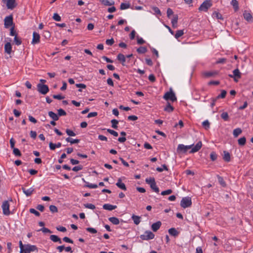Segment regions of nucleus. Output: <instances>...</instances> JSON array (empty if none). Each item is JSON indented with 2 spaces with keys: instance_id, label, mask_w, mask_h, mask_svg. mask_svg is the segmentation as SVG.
<instances>
[{
  "instance_id": "38",
  "label": "nucleus",
  "mask_w": 253,
  "mask_h": 253,
  "mask_svg": "<svg viewBox=\"0 0 253 253\" xmlns=\"http://www.w3.org/2000/svg\"><path fill=\"white\" fill-rule=\"evenodd\" d=\"M217 179H218V182L223 186V187H225L226 186V183L224 181L223 178L221 177V176H220L219 175H217Z\"/></svg>"
},
{
  "instance_id": "4",
  "label": "nucleus",
  "mask_w": 253,
  "mask_h": 253,
  "mask_svg": "<svg viewBox=\"0 0 253 253\" xmlns=\"http://www.w3.org/2000/svg\"><path fill=\"white\" fill-rule=\"evenodd\" d=\"M37 90L41 94L45 95L49 91V88L47 85L38 84Z\"/></svg>"
},
{
  "instance_id": "51",
  "label": "nucleus",
  "mask_w": 253,
  "mask_h": 253,
  "mask_svg": "<svg viewBox=\"0 0 253 253\" xmlns=\"http://www.w3.org/2000/svg\"><path fill=\"white\" fill-rule=\"evenodd\" d=\"M210 158L212 161H214L217 159V155L214 152H212L210 154Z\"/></svg>"
},
{
  "instance_id": "45",
  "label": "nucleus",
  "mask_w": 253,
  "mask_h": 253,
  "mask_svg": "<svg viewBox=\"0 0 253 253\" xmlns=\"http://www.w3.org/2000/svg\"><path fill=\"white\" fill-rule=\"evenodd\" d=\"M14 42L17 45H19L21 44L22 41L21 39L18 38L17 36H15L14 39Z\"/></svg>"
},
{
  "instance_id": "47",
  "label": "nucleus",
  "mask_w": 253,
  "mask_h": 253,
  "mask_svg": "<svg viewBox=\"0 0 253 253\" xmlns=\"http://www.w3.org/2000/svg\"><path fill=\"white\" fill-rule=\"evenodd\" d=\"M112 123V127L113 128L117 129L118 128L117 124H118V121L117 120L113 119L111 120Z\"/></svg>"
},
{
  "instance_id": "46",
  "label": "nucleus",
  "mask_w": 253,
  "mask_h": 253,
  "mask_svg": "<svg viewBox=\"0 0 253 253\" xmlns=\"http://www.w3.org/2000/svg\"><path fill=\"white\" fill-rule=\"evenodd\" d=\"M226 91L225 90H222L220 94H219L216 98L218 99L221 98H224L225 97L226 95Z\"/></svg>"
},
{
  "instance_id": "39",
  "label": "nucleus",
  "mask_w": 253,
  "mask_h": 253,
  "mask_svg": "<svg viewBox=\"0 0 253 253\" xmlns=\"http://www.w3.org/2000/svg\"><path fill=\"white\" fill-rule=\"evenodd\" d=\"M130 7L129 3H122L120 5V9L121 10H124L126 9L129 8Z\"/></svg>"
},
{
  "instance_id": "30",
  "label": "nucleus",
  "mask_w": 253,
  "mask_h": 253,
  "mask_svg": "<svg viewBox=\"0 0 253 253\" xmlns=\"http://www.w3.org/2000/svg\"><path fill=\"white\" fill-rule=\"evenodd\" d=\"M217 74V72H216V71H214V72H205L204 73V76L206 77L209 78V77H213V76H215Z\"/></svg>"
},
{
  "instance_id": "42",
  "label": "nucleus",
  "mask_w": 253,
  "mask_h": 253,
  "mask_svg": "<svg viewBox=\"0 0 253 253\" xmlns=\"http://www.w3.org/2000/svg\"><path fill=\"white\" fill-rule=\"evenodd\" d=\"M58 114L57 115L59 116H66L67 113L66 112L62 109H59L57 110Z\"/></svg>"
},
{
  "instance_id": "27",
  "label": "nucleus",
  "mask_w": 253,
  "mask_h": 253,
  "mask_svg": "<svg viewBox=\"0 0 253 253\" xmlns=\"http://www.w3.org/2000/svg\"><path fill=\"white\" fill-rule=\"evenodd\" d=\"M66 141L70 142L71 144L78 143L80 142V140L78 139H73L70 137H67L66 138Z\"/></svg>"
},
{
  "instance_id": "33",
  "label": "nucleus",
  "mask_w": 253,
  "mask_h": 253,
  "mask_svg": "<svg viewBox=\"0 0 253 253\" xmlns=\"http://www.w3.org/2000/svg\"><path fill=\"white\" fill-rule=\"evenodd\" d=\"M231 4L233 6L235 11L239 9L238 2L237 0H232Z\"/></svg>"
},
{
  "instance_id": "57",
  "label": "nucleus",
  "mask_w": 253,
  "mask_h": 253,
  "mask_svg": "<svg viewBox=\"0 0 253 253\" xmlns=\"http://www.w3.org/2000/svg\"><path fill=\"white\" fill-rule=\"evenodd\" d=\"M39 231H42L44 233H51L52 232L48 228L45 227H43L40 230H38Z\"/></svg>"
},
{
  "instance_id": "28",
  "label": "nucleus",
  "mask_w": 253,
  "mask_h": 253,
  "mask_svg": "<svg viewBox=\"0 0 253 253\" xmlns=\"http://www.w3.org/2000/svg\"><path fill=\"white\" fill-rule=\"evenodd\" d=\"M178 21V15H174L173 18L171 20V24L173 27H176Z\"/></svg>"
},
{
  "instance_id": "62",
  "label": "nucleus",
  "mask_w": 253,
  "mask_h": 253,
  "mask_svg": "<svg viewBox=\"0 0 253 253\" xmlns=\"http://www.w3.org/2000/svg\"><path fill=\"white\" fill-rule=\"evenodd\" d=\"M84 187H88L89 188H96L98 187V185L97 184H88V185H85Z\"/></svg>"
},
{
  "instance_id": "59",
  "label": "nucleus",
  "mask_w": 253,
  "mask_h": 253,
  "mask_svg": "<svg viewBox=\"0 0 253 253\" xmlns=\"http://www.w3.org/2000/svg\"><path fill=\"white\" fill-rule=\"evenodd\" d=\"M83 169V167L82 165H79V166H78L74 167L72 169V170L74 171H79L80 170H82Z\"/></svg>"
},
{
  "instance_id": "18",
  "label": "nucleus",
  "mask_w": 253,
  "mask_h": 253,
  "mask_svg": "<svg viewBox=\"0 0 253 253\" xmlns=\"http://www.w3.org/2000/svg\"><path fill=\"white\" fill-rule=\"evenodd\" d=\"M117 59L122 62V64L123 66L125 65L124 63L126 62V57L124 54L119 53L117 56Z\"/></svg>"
},
{
  "instance_id": "49",
  "label": "nucleus",
  "mask_w": 253,
  "mask_h": 253,
  "mask_svg": "<svg viewBox=\"0 0 253 253\" xmlns=\"http://www.w3.org/2000/svg\"><path fill=\"white\" fill-rule=\"evenodd\" d=\"M49 210L52 213H55L58 212L57 208L54 205H50L49 206Z\"/></svg>"
},
{
  "instance_id": "60",
  "label": "nucleus",
  "mask_w": 253,
  "mask_h": 253,
  "mask_svg": "<svg viewBox=\"0 0 253 253\" xmlns=\"http://www.w3.org/2000/svg\"><path fill=\"white\" fill-rule=\"evenodd\" d=\"M153 10L154 11L155 13L159 15L160 16L161 15V12L159 8L157 7H153L152 8Z\"/></svg>"
},
{
  "instance_id": "24",
  "label": "nucleus",
  "mask_w": 253,
  "mask_h": 253,
  "mask_svg": "<svg viewBox=\"0 0 253 253\" xmlns=\"http://www.w3.org/2000/svg\"><path fill=\"white\" fill-rule=\"evenodd\" d=\"M101 3L104 5L111 6L115 4V2L113 0L109 1V0H100Z\"/></svg>"
},
{
  "instance_id": "13",
  "label": "nucleus",
  "mask_w": 253,
  "mask_h": 253,
  "mask_svg": "<svg viewBox=\"0 0 253 253\" xmlns=\"http://www.w3.org/2000/svg\"><path fill=\"white\" fill-rule=\"evenodd\" d=\"M161 225H162V223L160 221H157V222L152 224V225L151 226L152 230L154 232L157 231L159 230V229L160 228Z\"/></svg>"
},
{
  "instance_id": "31",
  "label": "nucleus",
  "mask_w": 253,
  "mask_h": 253,
  "mask_svg": "<svg viewBox=\"0 0 253 253\" xmlns=\"http://www.w3.org/2000/svg\"><path fill=\"white\" fill-rule=\"evenodd\" d=\"M173 110L174 108L170 105L169 102H168L167 106L164 109V110L168 112H171Z\"/></svg>"
},
{
  "instance_id": "16",
  "label": "nucleus",
  "mask_w": 253,
  "mask_h": 253,
  "mask_svg": "<svg viewBox=\"0 0 253 253\" xmlns=\"http://www.w3.org/2000/svg\"><path fill=\"white\" fill-rule=\"evenodd\" d=\"M103 209L106 210L112 211L113 210L116 209L117 208V206L112 205L109 204H106L103 206Z\"/></svg>"
},
{
  "instance_id": "15",
  "label": "nucleus",
  "mask_w": 253,
  "mask_h": 253,
  "mask_svg": "<svg viewBox=\"0 0 253 253\" xmlns=\"http://www.w3.org/2000/svg\"><path fill=\"white\" fill-rule=\"evenodd\" d=\"M116 185L120 189L123 190H126V188L125 184L124 183L122 182V179L120 178L118 179V181L116 183Z\"/></svg>"
},
{
  "instance_id": "26",
  "label": "nucleus",
  "mask_w": 253,
  "mask_h": 253,
  "mask_svg": "<svg viewBox=\"0 0 253 253\" xmlns=\"http://www.w3.org/2000/svg\"><path fill=\"white\" fill-rule=\"evenodd\" d=\"M132 219L133 220L134 224L136 225H138L140 222V217L137 215H135L133 214L131 217Z\"/></svg>"
},
{
  "instance_id": "48",
  "label": "nucleus",
  "mask_w": 253,
  "mask_h": 253,
  "mask_svg": "<svg viewBox=\"0 0 253 253\" xmlns=\"http://www.w3.org/2000/svg\"><path fill=\"white\" fill-rule=\"evenodd\" d=\"M84 207L86 208L89 209L91 210H94L95 209V206L92 204H84Z\"/></svg>"
},
{
  "instance_id": "53",
  "label": "nucleus",
  "mask_w": 253,
  "mask_h": 253,
  "mask_svg": "<svg viewBox=\"0 0 253 253\" xmlns=\"http://www.w3.org/2000/svg\"><path fill=\"white\" fill-rule=\"evenodd\" d=\"M107 131L108 132L110 133L111 134L114 135V136H118V133L116 131H115L114 130L111 129H107Z\"/></svg>"
},
{
  "instance_id": "9",
  "label": "nucleus",
  "mask_w": 253,
  "mask_h": 253,
  "mask_svg": "<svg viewBox=\"0 0 253 253\" xmlns=\"http://www.w3.org/2000/svg\"><path fill=\"white\" fill-rule=\"evenodd\" d=\"M4 26L5 28H8L13 24V17L12 15L6 16L4 18Z\"/></svg>"
},
{
  "instance_id": "40",
  "label": "nucleus",
  "mask_w": 253,
  "mask_h": 253,
  "mask_svg": "<svg viewBox=\"0 0 253 253\" xmlns=\"http://www.w3.org/2000/svg\"><path fill=\"white\" fill-rule=\"evenodd\" d=\"M13 153L14 154V155L15 156H17V157H20L22 155L20 151V150L18 148H16L13 149Z\"/></svg>"
},
{
  "instance_id": "61",
  "label": "nucleus",
  "mask_w": 253,
  "mask_h": 253,
  "mask_svg": "<svg viewBox=\"0 0 253 253\" xmlns=\"http://www.w3.org/2000/svg\"><path fill=\"white\" fill-rule=\"evenodd\" d=\"M226 61V59L224 58H219L216 61V64H223Z\"/></svg>"
},
{
  "instance_id": "41",
  "label": "nucleus",
  "mask_w": 253,
  "mask_h": 253,
  "mask_svg": "<svg viewBox=\"0 0 253 253\" xmlns=\"http://www.w3.org/2000/svg\"><path fill=\"white\" fill-rule=\"evenodd\" d=\"M202 125L206 129H208L210 128V123L208 120H206L203 122Z\"/></svg>"
},
{
  "instance_id": "8",
  "label": "nucleus",
  "mask_w": 253,
  "mask_h": 253,
  "mask_svg": "<svg viewBox=\"0 0 253 253\" xmlns=\"http://www.w3.org/2000/svg\"><path fill=\"white\" fill-rule=\"evenodd\" d=\"M233 75H229V76L230 78H234V81L237 82L238 79L241 78V73L238 68L235 69L233 71Z\"/></svg>"
},
{
  "instance_id": "21",
  "label": "nucleus",
  "mask_w": 253,
  "mask_h": 253,
  "mask_svg": "<svg viewBox=\"0 0 253 253\" xmlns=\"http://www.w3.org/2000/svg\"><path fill=\"white\" fill-rule=\"evenodd\" d=\"M50 239L54 242H59V243L61 244L62 241L60 238H59L57 236L55 235H51L50 236Z\"/></svg>"
},
{
  "instance_id": "12",
  "label": "nucleus",
  "mask_w": 253,
  "mask_h": 253,
  "mask_svg": "<svg viewBox=\"0 0 253 253\" xmlns=\"http://www.w3.org/2000/svg\"><path fill=\"white\" fill-rule=\"evenodd\" d=\"M40 41V36L36 32H34L33 34V40L32 43L33 44H36L39 43Z\"/></svg>"
},
{
  "instance_id": "25",
  "label": "nucleus",
  "mask_w": 253,
  "mask_h": 253,
  "mask_svg": "<svg viewBox=\"0 0 253 253\" xmlns=\"http://www.w3.org/2000/svg\"><path fill=\"white\" fill-rule=\"evenodd\" d=\"M108 219L114 225H118L120 223L119 219L116 217H111Z\"/></svg>"
},
{
  "instance_id": "5",
  "label": "nucleus",
  "mask_w": 253,
  "mask_h": 253,
  "mask_svg": "<svg viewBox=\"0 0 253 253\" xmlns=\"http://www.w3.org/2000/svg\"><path fill=\"white\" fill-rule=\"evenodd\" d=\"M155 235L150 231H146L144 234L141 235L140 238L143 240H149L154 239Z\"/></svg>"
},
{
  "instance_id": "22",
  "label": "nucleus",
  "mask_w": 253,
  "mask_h": 253,
  "mask_svg": "<svg viewBox=\"0 0 253 253\" xmlns=\"http://www.w3.org/2000/svg\"><path fill=\"white\" fill-rule=\"evenodd\" d=\"M243 16H244V18L247 21H252L253 17H252V15L250 13L247 12L246 11H245V12L244 13Z\"/></svg>"
},
{
  "instance_id": "52",
  "label": "nucleus",
  "mask_w": 253,
  "mask_h": 253,
  "mask_svg": "<svg viewBox=\"0 0 253 253\" xmlns=\"http://www.w3.org/2000/svg\"><path fill=\"white\" fill-rule=\"evenodd\" d=\"M66 132L70 136H75L76 135L73 131L69 129H67Z\"/></svg>"
},
{
  "instance_id": "19",
  "label": "nucleus",
  "mask_w": 253,
  "mask_h": 253,
  "mask_svg": "<svg viewBox=\"0 0 253 253\" xmlns=\"http://www.w3.org/2000/svg\"><path fill=\"white\" fill-rule=\"evenodd\" d=\"M5 52L8 54H10L12 50L11 45L10 42H7L4 45Z\"/></svg>"
},
{
  "instance_id": "43",
  "label": "nucleus",
  "mask_w": 253,
  "mask_h": 253,
  "mask_svg": "<svg viewBox=\"0 0 253 253\" xmlns=\"http://www.w3.org/2000/svg\"><path fill=\"white\" fill-rule=\"evenodd\" d=\"M213 17H216L218 19H223V17L220 13L216 11L214 12L212 14Z\"/></svg>"
},
{
  "instance_id": "10",
  "label": "nucleus",
  "mask_w": 253,
  "mask_h": 253,
  "mask_svg": "<svg viewBox=\"0 0 253 253\" xmlns=\"http://www.w3.org/2000/svg\"><path fill=\"white\" fill-rule=\"evenodd\" d=\"M16 5L15 0H7L6 1V6L8 9H13Z\"/></svg>"
},
{
  "instance_id": "50",
  "label": "nucleus",
  "mask_w": 253,
  "mask_h": 253,
  "mask_svg": "<svg viewBox=\"0 0 253 253\" xmlns=\"http://www.w3.org/2000/svg\"><path fill=\"white\" fill-rule=\"evenodd\" d=\"M162 167H163V168L158 167L156 169V170L159 172H162L164 169H165L166 170H168V169L165 164L163 165Z\"/></svg>"
},
{
  "instance_id": "35",
  "label": "nucleus",
  "mask_w": 253,
  "mask_h": 253,
  "mask_svg": "<svg viewBox=\"0 0 253 253\" xmlns=\"http://www.w3.org/2000/svg\"><path fill=\"white\" fill-rule=\"evenodd\" d=\"M238 142L239 145L244 146L245 145L246 142V138L243 136L238 140Z\"/></svg>"
},
{
  "instance_id": "17",
  "label": "nucleus",
  "mask_w": 253,
  "mask_h": 253,
  "mask_svg": "<svg viewBox=\"0 0 253 253\" xmlns=\"http://www.w3.org/2000/svg\"><path fill=\"white\" fill-rule=\"evenodd\" d=\"M168 231H169V233L171 236H172L174 237H177L179 234V232L174 228H170L169 229Z\"/></svg>"
},
{
  "instance_id": "56",
  "label": "nucleus",
  "mask_w": 253,
  "mask_h": 253,
  "mask_svg": "<svg viewBox=\"0 0 253 253\" xmlns=\"http://www.w3.org/2000/svg\"><path fill=\"white\" fill-rule=\"evenodd\" d=\"M172 190H171V189H168L167 190L162 191L161 192V195H163V196L167 195L170 194L171 193H172Z\"/></svg>"
},
{
  "instance_id": "23",
  "label": "nucleus",
  "mask_w": 253,
  "mask_h": 253,
  "mask_svg": "<svg viewBox=\"0 0 253 253\" xmlns=\"http://www.w3.org/2000/svg\"><path fill=\"white\" fill-rule=\"evenodd\" d=\"M224 156L223 157V160L227 162L230 161V153L226 151H223Z\"/></svg>"
},
{
  "instance_id": "7",
  "label": "nucleus",
  "mask_w": 253,
  "mask_h": 253,
  "mask_svg": "<svg viewBox=\"0 0 253 253\" xmlns=\"http://www.w3.org/2000/svg\"><path fill=\"white\" fill-rule=\"evenodd\" d=\"M2 209L3 213L4 215H8L10 214L9 204L8 201H4L2 204Z\"/></svg>"
},
{
  "instance_id": "1",
  "label": "nucleus",
  "mask_w": 253,
  "mask_h": 253,
  "mask_svg": "<svg viewBox=\"0 0 253 253\" xmlns=\"http://www.w3.org/2000/svg\"><path fill=\"white\" fill-rule=\"evenodd\" d=\"M194 144H192L190 145H184L183 144H179L177 148V152L178 153H185L187 152L188 149L191 148V150L190 151V153H194L198 152L202 147V143L201 141H199L196 145L192 148Z\"/></svg>"
},
{
  "instance_id": "2",
  "label": "nucleus",
  "mask_w": 253,
  "mask_h": 253,
  "mask_svg": "<svg viewBox=\"0 0 253 253\" xmlns=\"http://www.w3.org/2000/svg\"><path fill=\"white\" fill-rule=\"evenodd\" d=\"M192 205L191 198L190 197H184L180 202V206L183 208L190 207Z\"/></svg>"
},
{
  "instance_id": "20",
  "label": "nucleus",
  "mask_w": 253,
  "mask_h": 253,
  "mask_svg": "<svg viewBox=\"0 0 253 253\" xmlns=\"http://www.w3.org/2000/svg\"><path fill=\"white\" fill-rule=\"evenodd\" d=\"M48 116L53 120L57 121L59 119V117L57 114H55L52 111H49L48 113Z\"/></svg>"
},
{
  "instance_id": "63",
  "label": "nucleus",
  "mask_w": 253,
  "mask_h": 253,
  "mask_svg": "<svg viewBox=\"0 0 253 253\" xmlns=\"http://www.w3.org/2000/svg\"><path fill=\"white\" fill-rule=\"evenodd\" d=\"M114 43V40L113 38L108 39L106 41V43L108 45H112Z\"/></svg>"
},
{
  "instance_id": "37",
  "label": "nucleus",
  "mask_w": 253,
  "mask_h": 253,
  "mask_svg": "<svg viewBox=\"0 0 253 253\" xmlns=\"http://www.w3.org/2000/svg\"><path fill=\"white\" fill-rule=\"evenodd\" d=\"M221 118L225 121H227L229 119V117L227 112H224L221 114Z\"/></svg>"
},
{
  "instance_id": "32",
  "label": "nucleus",
  "mask_w": 253,
  "mask_h": 253,
  "mask_svg": "<svg viewBox=\"0 0 253 253\" xmlns=\"http://www.w3.org/2000/svg\"><path fill=\"white\" fill-rule=\"evenodd\" d=\"M145 182L148 184L150 185V186H151V185H152L153 183H155V180L154 177H150L149 178H146L145 180Z\"/></svg>"
},
{
  "instance_id": "64",
  "label": "nucleus",
  "mask_w": 253,
  "mask_h": 253,
  "mask_svg": "<svg viewBox=\"0 0 253 253\" xmlns=\"http://www.w3.org/2000/svg\"><path fill=\"white\" fill-rule=\"evenodd\" d=\"M167 16L169 18L170 16L173 14V12L171 8H169L167 9Z\"/></svg>"
},
{
  "instance_id": "54",
  "label": "nucleus",
  "mask_w": 253,
  "mask_h": 253,
  "mask_svg": "<svg viewBox=\"0 0 253 253\" xmlns=\"http://www.w3.org/2000/svg\"><path fill=\"white\" fill-rule=\"evenodd\" d=\"M29 211L31 213L34 214L36 216H39L40 215V212L34 209H30Z\"/></svg>"
},
{
  "instance_id": "6",
  "label": "nucleus",
  "mask_w": 253,
  "mask_h": 253,
  "mask_svg": "<svg viewBox=\"0 0 253 253\" xmlns=\"http://www.w3.org/2000/svg\"><path fill=\"white\" fill-rule=\"evenodd\" d=\"M211 5L212 3H211V0H206L201 4L199 8V10L207 11Z\"/></svg>"
},
{
  "instance_id": "3",
  "label": "nucleus",
  "mask_w": 253,
  "mask_h": 253,
  "mask_svg": "<svg viewBox=\"0 0 253 253\" xmlns=\"http://www.w3.org/2000/svg\"><path fill=\"white\" fill-rule=\"evenodd\" d=\"M163 98L166 100H171L172 102L176 101V97L175 93L172 91V89H170V91L167 92L164 95Z\"/></svg>"
},
{
  "instance_id": "29",
  "label": "nucleus",
  "mask_w": 253,
  "mask_h": 253,
  "mask_svg": "<svg viewBox=\"0 0 253 253\" xmlns=\"http://www.w3.org/2000/svg\"><path fill=\"white\" fill-rule=\"evenodd\" d=\"M242 132V129L240 128H237L234 129L233 131V135L235 137H237L239 134Z\"/></svg>"
},
{
  "instance_id": "34",
  "label": "nucleus",
  "mask_w": 253,
  "mask_h": 253,
  "mask_svg": "<svg viewBox=\"0 0 253 253\" xmlns=\"http://www.w3.org/2000/svg\"><path fill=\"white\" fill-rule=\"evenodd\" d=\"M147 49L146 47L140 46L137 49V52L140 54H143L147 52Z\"/></svg>"
},
{
  "instance_id": "55",
  "label": "nucleus",
  "mask_w": 253,
  "mask_h": 253,
  "mask_svg": "<svg viewBox=\"0 0 253 253\" xmlns=\"http://www.w3.org/2000/svg\"><path fill=\"white\" fill-rule=\"evenodd\" d=\"M86 230L92 234H95L97 232V230L95 228L92 227H87L86 228Z\"/></svg>"
},
{
  "instance_id": "11",
  "label": "nucleus",
  "mask_w": 253,
  "mask_h": 253,
  "mask_svg": "<svg viewBox=\"0 0 253 253\" xmlns=\"http://www.w3.org/2000/svg\"><path fill=\"white\" fill-rule=\"evenodd\" d=\"M24 249L26 250L27 252H28L30 253L31 252H34L36 251L38 252V248L35 245H31L30 244L25 245Z\"/></svg>"
},
{
  "instance_id": "14",
  "label": "nucleus",
  "mask_w": 253,
  "mask_h": 253,
  "mask_svg": "<svg viewBox=\"0 0 253 253\" xmlns=\"http://www.w3.org/2000/svg\"><path fill=\"white\" fill-rule=\"evenodd\" d=\"M22 190L23 193L28 197L30 196L35 191V189L33 188H30L28 189H26L25 188L22 187Z\"/></svg>"
},
{
  "instance_id": "44",
  "label": "nucleus",
  "mask_w": 253,
  "mask_h": 253,
  "mask_svg": "<svg viewBox=\"0 0 253 253\" xmlns=\"http://www.w3.org/2000/svg\"><path fill=\"white\" fill-rule=\"evenodd\" d=\"M151 188L155 192L159 193V188L156 185V183H153V184L151 186H150Z\"/></svg>"
},
{
  "instance_id": "58",
  "label": "nucleus",
  "mask_w": 253,
  "mask_h": 253,
  "mask_svg": "<svg viewBox=\"0 0 253 253\" xmlns=\"http://www.w3.org/2000/svg\"><path fill=\"white\" fill-rule=\"evenodd\" d=\"M52 18L55 21H61V17L57 13H54Z\"/></svg>"
},
{
  "instance_id": "36",
  "label": "nucleus",
  "mask_w": 253,
  "mask_h": 253,
  "mask_svg": "<svg viewBox=\"0 0 253 253\" xmlns=\"http://www.w3.org/2000/svg\"><path fill=\"white\" fill-rule=\"evenodd\" d=\"M183 34H184L183 30H177L176 32V34L174 35V37L176 39H178L179 38L181 37Z\"/></svg>"
}]
</instances>
